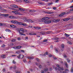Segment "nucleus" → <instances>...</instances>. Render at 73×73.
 Masks as SVG:
<instances>
[{
  "instance_id": "obj_37",
  "label": "nucleus",
  "mask_w": 73,
  "mask_h": 73,
  "mask_svg": "<svg viewBox=\"0 0 73 73\" xmlns=\"http://www.w3.org/2000/svg\"><path fill=\"white\" fill-rule=\"evenodd\" d=\"M68 44H70V45H72V43L71 42H68Z\"/></svg>"
},
{
  "instance_id": "obj_22",
  "label": "nucleus",
  "mask_w": 73,
  "mask_h": 73,
  "mask_svg": "<svg viewBox=\"0 0 73 73\" xmlns=\"http://www.w3.org/2000/svg\"><path fill=\"white\" fill-rule=\"evenodd\" d=\"M16 41V39H13L11 40V42H15V41Z\"/></svg>"
},
{
  "instance_id": "obj_19",
  "label": "nucleus",
  "mask_w": 73,
  "mask_h": 73,
  "mask_svg": "<svg viewBox=\"0 0 73 73\" xmlns=\"http://www.w3.org/2000/svg\"><path fill=\"white\" fill-rule=\"evenodd\" d=\"M23 23L22 22H18V21L17 24H18L19 25H22Z\"/></svg>"
},
{
  "instance_id": "obj_48",
  "label": "nucleus",
  "mask_w": 73,
  "mask_h": 73,
  "mask_svg": "<svg viewBox=\"0 0 73 73\" xmlns=\"http://www.w3.org/2000/svg\"><path fill=\"white\" fill-rule=\"evenodd\" d=\"M36 60L37 61H40V59L38 58H36Z\"/></svg>"
},
{
  "instance_id": "obj_63",
  "label": "nucleus",
  "mask_w": 73,
  "mask_h": 73,
  "mask_svg": "<svg viewBox=\"0 0 73 73\" xmlns=\"http://www.w3.org/2000/svg\"><path fill=\"white\" fill-rule=\"evenodd\" d=\"M8 32H11V30H9V31H8Z\"/></svg>"
},
{
  "instance_id": "obj_60",
  "label": "nucleus",
  "mask_w": 73,
  "mask_h": 73,
  "mask_svg": "<svg viewBox=\"0 0 73 73\" xmlns=\"http://www.w3.org/2000/svg\"><path fill=\"white\" fill-rule=\"evenodd\" d=\"M13 66H12L11 67H10V69H12V68H13Z\"/></svg>"
},
{
  "instance_id": "obj_1",
  "label": "nucleus",
  "mask_w": 73,
  "mask_h": 73,
  "mask_svg": "<svg viewBox=\"0 0 73 73\" xmlns=\"http://www.w3.org/2000/svg\"><path fill=\"white\" fill-rule=\"evenodd\" d=\"M49 19L50 18L48 17H44L42 18H40L38 21L40 23L43 22L45 24H49V23H51V21L49 20Z\"/></svg>"
},
{
  "instance_id": "obj_50",
  "label": "nucleus",
  "mask_w": 73,
  "mask_h": 73,
  "mask_svg": "<svg viewBox=\"0 0 73 73\" xmlns=\"http://www.w3.org/2000/svg\"><path fill=\"white\" fill-rule=\"evenodd\" d=\"M4 46H5V44H3L1 46V47H4Z\"/></svg>"
},
{
  "instance_id": "obj_51",
  "label": "nucleus",
  "mask_w": 73,
  "mask_h": 73,
  "mask_svg": "<svg viewBox=\"0 0 73 73\" xmlns=\"http://www.w3.org/2000/svg\"><path fill=\"white\" fill-rule=\"evenodd\" d=\"M71 72L73 73V68H72L71 70Z\"/></svg>"
},
{
  "instance_id": "obj_8",
  "label": "nucleus",
  "mask_w": 73,
  "mask_h": 73,
  "mask_svg": "<svg viewBox=\"0 0 73 73\" xmlns=\"http://www.w3.org/2000/svg\"><path fill=\"white\" fill-rule=\"evenodd\" d=\"M65 13H66V12H63V13H61L60 15H59V17H61V16H64V15H65Z\"/></svg>"
},
{
  "instance_id": "obj_49",
  "label": "nucleus",
  "mask_w": 73,
  "mask_h": 73,
  "mask_svg": "<svg viewBox=\"0 0 73 73\" xmlns=\"http://www.w3.org/2000/svg\"><path fill=\"white\" fill-rule=\"evenodd\" d=\"M59 1V0H56L55 1V3H58V1Z\"/></svg>"
},
{
  "instance_id": "obj_18",
  "label": "nucleus",
  "mask_w": 73,
  "mask_h": 73,
  "mask_svg": "<svg viewBox=\"0 0 73 73\" xmlns=\"http://www.w3.org/2000/svg\"><path fill=\"white\" fill-rule=\"evenodd\" d=\"M70 20V18H66L65 19H63V20L64 21H68V20Z\"/></svg>"
},
{
  "instance_id": "obj_62",
  "label": "nucleus",
  "mask_w": 73,
  "mask_h": 73,
  "mask_svg": "<svg viewBox=\"0 0 73 73\" xmlns=\"http://www.w3.org/2000/svg\"><path fill=\"white\" fill-rule=\"evenodd\" d=\"M13 48H14V49H16V48H17V46H15L13 47Z\"/></svg>"
},
{
  "instance_id": "obj_40",
  "label": "nucleus",
  "mask_w": 73,
  "mask_h": 73,
  "mask_svg": "<svg viewBox=\"0 0 73 73\" xmlns=\"http://www.w3.org/2000/svg\"><path fill=\"white\" fill-rule=\"evenodd\" d=\"M43 41V42H47L48 40L47 39H45Z\"/></svg>"
},
{
  "instance_id": "obj_9",
  "label": "nucleus",
  "mask_w": 73,
  "mask_h": 73,
  "mask_svg": "<svg viewBox=\"0 0 73 73\" xmlns=\"http://www.w3.org/2000/svg\"><path fill=\"white\" fill-rule=\"evenodd\" d=\"M26 22H28V21H29L30 23H33V21H32V20H29L27 19H26Z\"/></svg>"
},
{
  "instance_id": "obj_13",
  "label": "nucleus",
  "mask_w": 73,
  "mask_h": 73,
  "mask_svg": "<svg viewBox=\"0 0 73 73\" xmlns=\"http://www.w3.org/2000/svg\"><path fill=\"white\" fill-rule=\"evenodd\" d=\"M58 70H64V68H63V67L61 68L60 67H59L58 68Z\"/></svg>"
},
{
  "instance_id": "obj_47",
  "label": "nucleus",
  "mask_w": 73,
  "mask_h": 73,
  "mask_svg": "<svg viewBox=\"0 0 73 73\" xmlns=\"http://www.w3.org/2000/svg\"><path fill=\"white\" fill-rule=\"evenodd\" d=\"M42 1H44L48 2V1H49L48 0H42Z\"/></svg>"
},
{
  "instance_id": "obj_11",
  "label": "nucleus",
  "mask_w": 73,
  "mask_h": 73,
  "mask_svg": "<svg viewBox=\"0 0 73 73\" xmlns=\"http://www.w3.org/2000/svg\"><path fill=\"white\" fill-rule=\"evenodd\" d=\"M33 28H35L36 29H41V28H40L39 27H34Z\"/></svg>"
},
{
  "instance_id": "obj_10",
  "label": "nucleus",
  "mask_w": 73,
  "mask_h": 73,
  "mask_svg": "<svg viewBox=\"0 0 73 73\" xmlns=\"http://www.w3.org/2000/svg\"><path fill=\"white\" fill-rule=\"evenodd\" d=\"M27 58L30 60H32V59H33V56L30 57L29 56H27Z\"/></svg>"
},
{
  "instance_id": "obj_56",
  "label": "nucleus",
  "mask_w": 73,
  "mask_h": 73,
  "mask_svg": "<svg viewBox=\"0 0 73 73\" xmlns=\"http://www.w3.org/2000/svg\"><path fill=\"white\" fill-rule=\"evenodd\" d=\"M9 30V29H6L5 30V31H6V32H8V31Z\"/></svg>"
},
{
  "instance_id": "obj_53",
  "label": "nucleus",
  "mask_w": 73,
  "mask_h": 73,
  "mask_svg": "<svg viewBox=\"0 0 73 73\" xmlns=\"http://www.w3.org/2000/svg\"><path fill=\"white\" fill-rule=\"evenodd\" d=\"M41 73H44V71L43 70H42L41 71Z\"/></svg>"
},
{
  "instance_id": "obj_52",
  "label": "nucleus",
  "mask_w": 73,
  "mask_h": 73,
  "mask_svg": "<svg viewBox=\"0 0 73 73\" xmlns=\"http://www.w3.org/2000/svg\"><path fill=\"white\" fill-rule=\"evenodd\" d=\"M39 68H42V66L41 65H40L39 66Z\"/></svg>"
},
{
  "instance_id": "obj_42",
  "label": "nucleus",
  "mask_w": 73,
  "mask_h": 73,
  "mask_svg": "<svg viewBox=\"0 0 73 73\" xmlns=\"http://www.w3.org/2000/svg\"><path fill=\"white\" fill-rule=\"evenodd\" d=\"M54 39H55V40H58V39H59L58 38L56 37L54 38Z\"/></svg>"
},
{
  "instance_id": "obj_6",
  "label": "nucleus",
  "mask_w": 73,
  "mask_h": 73,
  "mask_svg": "<svg viewBox=\"0 0 73 73\" xmlns=\"http://www.w3.org/2000/svg\"><path fill=\"white\" fill-rule=\"evenodd\" d=\"M17 11H19V10H16V11H12V12L13 13H15V14H19V12H18Z\"/></svg>"
},
{
  "instance_id": "obj_55",
  "label": "nucleus",
  "mask_w": 73,
  "mask_h": 73,
  "mask_svg": "<svg viewBox=\"0 0 73 73\" xmlns=\"http://www.w3.org/2000/svg\"><path fill=\"white\" fill-rule=\"evenodd\" d=\"M23 61L24 62H26V60L25 59L23 60Z\"/></svg>"
},
{
  "instance_id": "obj_27",
  "label": "nucleus",
  "mask_w": 73,
  "mask_h": 73,
  "mask_svg": "<svg viewBox=\"0 0 73 73\" xmlns=\"http://www.w3.org/2000/svg\"><path fill=\"white\" fill-rule=\"evenodd\" d=\"M19 9L20 10V11H25V10L21 8H19Z\"/></svg>"
},
{
  "instance_id": "obj_54",
  "label": "nucleus",
  "mask_w": 73,
  "mask_h": 73,
  "mask_svg": "<svg viewBox=\"0 0 73 73\" xmlns=\"http://www.w3.org/2000/svg\"><path fill=\"white\" fill-rule=\"evenodd\" d=\"M14 69H16V66H15L14 67Z\"/></svg>"
},
{
  "instance_id": "obj_45",
  "label": "nucleus",
  "mask_w": 73,
  "mask_h": 73,
  "mask_svg": "<svg viewBox=\"0 0 73 73\" xmlns=\"http://www.w3.org/2000/svg\"><path fill=\"white\" fill-rule=\"evenodd\" d=\"M16 53H17V54H20V51H18L16 52Z\"/></svg>"
},
{
  "instance_id": "obj_2",
  "label": "nucleus",
  "mask_w": 73,
  "mask_h": 73,
  "mask_svg": "<svg viewBox=\"0 0 73 73\" xmlns=\"http://www.w3.org/2000/svg\"><path fill=\"white\" fill-rule=\"evenodd\" d=\"M19 32L20 36H22L23 35V33L25 32H27V30L24 29L23 28H20L19 29Z\"/></svg>"
},
{
  "instance_id": "obj_12",
  "label": "nucleus",
  "mask_w": 73,
  "mask_h": 73,
  "mask_svg": "<svg viewBox=\"0 0 73 73\" xmlns=\"http://www.w3.org/2000/svg\"><path fill=\"white\" fill-rule=\"evenodd\" d=\"M3 15L5 17H9V14H4Z\"/></svg>"
},
{
  "instance_id": "obj_36",
  "label": "nucleus",
  "mask_w": 73,
  "mask_h": 73,
  "mask_svg": "<svg viewBox=\"0 0 73 73\" xmlns=\"http://www.w3.org/2000/svg\"><path fill=\"white\" fill-rule=\"evenodd\" d=\"M6 55H5V54H2L1 55V57H5V56H6Z\"/></svg>"
},
{
  "instance_id": "obj_3",
  "label": "nucleus",
  "mask_w": 73,
  "mask_h": 73,
  "mask_svg": "<svg viewBox=\"0 0 73 73\" xmlns=\"http://www.w3.org/2000/svg\"><path fill=\"white\" fill-rule=\"evenodd\" d=\"M60 21V19H54L52 21V22L53 23H58Z\"/></svg>"
},
{
  "instance_id": "obj_31",
  "label": "nucleus",
  "mask_w": 73,
  "mask_h": 73,
  "mask_svg": "<svg viewBox=\"0 0 73 73\" xmlns=\"http://www.w3.org/2000/svg\"><path fill=\"white\" fill-rule=\"evenodd\" d=\"M65 64L66 68H68V65L67 64V62H66Z\"/></svg>"
},
{
  "instance_id": "obj_25",
  "label": "nucleus",
  "mask_w": 73,
  "mask_h": 73,
  "mask_svg": "<svg viewBox=\"0 0 73 73\" xmlns=\"http://www.w3.org/2000/svg\"><path fill=\"white\" fill-rule=\"evenodd\" d=\"M22 25L24 26V27H27V25L25 23H23L22 24Z\"/></svg>"
},
{
  "instance_id": "obj_29",
  "label": "nucleus",
  "mask_w": 73,
  "mask_h": 73,
  "mask_svg": "<svg viewBox=\"0 0 73 73\" xmlns=\"http://www.w3.org/2000/svg\"><path fill=\"white\" fill-rule=\"evenodd\" d=\"M20 57H21V54H19V56H17V57L19 59H20Z\"/></svg>"
},
{
  "instance_id": "obj_41",
  "label": "nucleus",
  "mask_w": 73,
  "mask_h": 73,
  "mask_svg": "<svg viewBox=\"0 0 73 73\" xmlns=\"http://www.w3.org/2000/svg\"><path fill=\"white\" fill-rule=\"evenodd\" d=\"M28 36H26L25 37V40H28Z\"/></svg>"
},
{
  "instance_id": "obj_35",
  "label": "nucleus",
  "mask_w": 73,
  "mask_h": 73,
  "mask_svg": "<svg viewBox=\"0 0 73 73\" xmlns=\"http://www.w3.org/2000/svg\"><path fill=\"white\" fill-rule=\"evenodd\" d=\"M65 35L67 37H69V36L70 35H68L67 34L65 33Z\"/></svg>"
},
{
  "instance_id": "obj_23",
  "label": "nucleus",
  "mask_w": 73,
  "mask_h": 73,
  "mask_svg": "<svg viewBox=\"0 0 73 73\" xmlns=\"http://www.w3.org/2000/svg\"><path fill=\"white\" fill-rule=\"evenodd\" d=\"M61 48H62V49H64V44H62L61 45Z\"/></svg>"
},
{
  "instance_id": "obj_15",
  "label": "nucleus",
  "mask_w": 73,
  "mask_h": 73,
  "mask_svg": "<svg viewBox=\"0 0 73 73\" xmlns=\"http://www.w3.org/2000/svg\"><path fill=\"white\" fill-rule=\"evenodd\" d=\"M29 35H36V33H30Z\"/></svg>"
},
{
  "instance_id": "obj_21",
  "label": "nucleus",
  "mask_w": 73,
  "mask_h": 73,
  "mask_svg": "<svg viewBox=\"0 0 73 73\" xmlns=\"http://www.w3.org/2000/svg\"><path fill=\"white\" fill-rule=\"evenodd\" d=\"M53 4V3L51 2V3H48V6H49L50 5H52Z\"/></svg>"
},
{
  "instance_id": "obj_30",
  "label": "nucleus",
  "mask_w": 73,
  "mask_h": 73,
  "mask_svg": "<svg viewBox=\"0 0 73 73\" xmlns=\"http://www.w3.org/2000/svg\"><path fill=\"white\" fill-rule=\"evenodd\" d=\"M21 48V46H17V49H20V48Z\"/></svg>"
},
{
  "instance_id": "obj_26",
  "label": "nucleus",
  "mask_w": 73,
  "mask_h": 73,
  "mask_svg": "<svg viewBox=\"0 0 73 73\" xmlns=\"http://www.w3.org/2000/svg\"><path fill=\"white\" fill-rule=\"evenodd\" d=\"M9 18L10 19H14V17L12 16H11L9 17Z\"/></svg>"
},
{
  "instance_id": "obj_24",
  "label": "nucleus",
  "mask_w": 73,
  "mask_h": 73,
  "mask_svg": "<svg viewBox=\"0 0 73 73\" xmlns=\"http://www.w3.org/2000/svg\"><path fill=\"white\" fill-rule=\"evenodd\" d=\"M44 72H47L48 70V68H45L44 70Z\"/></svg>"
},
{
  "instance_id": "obj_44",
  "label": "nucleus",
  "mask_w": 73,
  "mask_h": 73,
  "mask_svg": "<svg viewBox=\"0 0 73 73\" xmlns=\"http://www.w3.org/2000/svg\"><path fill=\"white\" fill-rule=\"evenodd\" d=\"M52 8L53 9H54V10H55L56 9H57V8L56 7H53Z\"/></svg>"
},
{
  "instance_id": "obj_20",
  "label": "nucleus",
  "mask_w": 73,
  "mask_h": 73,
  "mask_svg": "<svg viewBox=\"0 0 73 73\" xmlns=\"http://www.w3.org/2000/svg\"><path fill=\"white\" fill-rule=\"evenodd\" d=\"M55 52L56 53H58V49L56 48H55Z\"/></svg>"
},
{
  "instance_id": "obj_28",
  "label": "nucleus",
  "mask_w": 73,
  "mask_h": 73,
  "mask_svg": "<svg viewBox=\"0 0 73 73\" xmlns=\"http://www.w3.org/2000/svg\"><path fill=\"white\" fill-rule=\"evenodd\" d=\"M24 1H25V3H29V1L28 0H23Z\"/></svg>"
},
{
  "instance_id": "obj_64",
  "label": "nucleus",
  "mask_w": 73,
  "mask_h": 73,
  "mask_svg": "<svg viewBox=\"0 0 73 73\" xmlns=\"http://www.w3.org/2000/svg\"><path fill=\"white\" fill-rule=\"evenodd\" d=\"M55 70H57V67H55Z\"/></svg>"
},
{
  "instance_id": "obj_61",
  "label": "nucleus",
  "mask_w": 73,
  "mask_h": 73,
  "mask_svg": "<svg viewBox=\"0 0 73 73\" xmlns=\"http://www.w3.org/2000/svg\"><path fill=\"white\" fill-rule=\"evenodd\" d=\"M3 10L4 11H5V12H6V11H7V10H5V9H3Z\"/></svg>"
},
{
  "instance_id": "obj_14",
  "label": "nucleus",
  "mask_w": 73,
  "mask_h": 73,
  "mask_svg": "<svg viewBox=\"0 0 73 73\" xmlns=\"http://www.w3.org/2000/svg\"><path fill=\"white\" fill-rule=\"evenodd\" d=\"M14 45V44L13 42H11L9 44V46H13Z\"/></svg>"
},
{
  "instance_id": "obj_32",
  "label": "nucleus",
  "mask_w": 73,
  "mask_h": 73,
  "mask_svg": "<svg viewBox=\"0 0 73 73\" xmlns=\"http://www.w3.org/2000/svg\"><path fill=\"white\" fill-rule=\"evenodd\" d=\"M12 62L13 64H16V62L15 61V60H13Z\"/></svg>"
},
{
  "instance_id": "obj_5",
  "label": "nucleus",
  "mask_w": 73,
  "mask_h": 73,
  "mask_svg": "<svg viewBox=\"0 0 73 73\" xmlns=\"http://www.w3.org/2000/svg\"><path fill=\"white\" fill-rule=\"evenodd\" d=\"M73 11V8L72 9H71L70 10V11L68 12L66 11V14H70V13H71V11Z\"/></svg>"
},
{
  "instance_id": "obj_7",
  "label": "nucleus",
  "mask_w": 73,
  "mask_h": 73,
  "mask_svg": "<svg viewBox=\"0 0 73 73\" xmlns=\"http://www.w3.org/2000/svg\"><path fill=\"white\" fill-rule=\"evenodd\" d=\"M10 7H13V8H18V7H17V6L13 4L10 5Z\"/></svg>"
},
{
  "instance_id": "obj_46",
  "label": "nucleus",
  "mask_w": 73,
  "mask_h": 73,
  "mask_svg": "<svg viewBox=\"0 0 73 73\" xmlns=\"http://www.w3.org/2000/svg\"><path fill=\"white\" fill-rule=\"evenodd\" d=\"M17 40L19 41H20L21 40V38H18Z\"/></svg>"
},
{
  "instance_id": "obj_43",
  "label": "nucleus",
  "mask_w": 73,
  "mask_h": 73,
  "mask_svg": "<svg viewBox=\"0 0 73 73\" xmlns=\"http://www.w3.org/2000/svg\"><path fill=\"white\" fill-rule=\"evenodd\" d=\"M50 48H51V49H53V45H51V46H50Z\"/></svg>"
},
{
  "instance_id": "obj_39",
  "label": "nucleus",
  "mask_w": 73,
  "mask_h": 73,
  "mask_svg": "<svg viewBox=\"0 0 73 73\" xmlns=\"http://www.w3.org/2000/svg\"><path fill=\"white\" fill-rule=\"evenodd\" d=\"M18 18L19 17H14V19H18Z\"/></svg>"
},
{
  "instance_id": "obj_58",
  "label": "nucleus",
  "mask_w": 73,
  "mask_h": 73,
  "mask_svg": "<svg viewBox=\"0 0 73 73\" xmlns=\"http://www.w3.org/2000/svg\"><path fill=\"white\" fill-rule=\"evenodd\" d=\"M48 56L49 57H52V55H51V54H50V55Z\"/></svg>"
},
{
  "instance_id": "obj_57",
  "label": "nucleus",
  "mask_w": 73,
  "mask_h": 73,
  "mask_svg": "<svg viewBox=\"0 0 73 73\" xmlns=\"http://www.w3.org/2000/svg\"><path fill=\"white\" fill-rule=\"evenodd\" d=\"M47 65H50L49 64V62H47Z\"/></svg>"
},
{
  "instance_id": "obj_17",
  "label": "nucleus",
  "mask_w": 73,
  "mask_h": 73,
  "mask_svg": "<svg viewBox=\"0 0 73 73\" xmlns=\"http://www.w3.org/2000/svg\"><path fill=\"white\" fill-rule=\"evenodd\" d=\"M46 13H47L48 14H52L53 13V12H45Z\"/></svg>"
},
{
  "instance_id": "obj_4",
  "label": "nucleus",
  "mask_w": 73,
  "mask_h": 73,
  "mask_svg": "<svg viewBox=\"0 0 73 73\" xmlns=\"http://www.w3.org/2000/svg\"><path fill=\"white\" fill-rule=\"evenodd\" d=\"M17 21H14L12 20L11 21V23H13V24H17Z\"/></svg>"
},
{
  "instance_id": "obj_59",
  "label": "nucleus",
  "mask_w": 73,
  "mask_h": 73,
  "mask_svg": "<svg viewBox=\"0 0 73 73\" xmlns=\"http://www.w3.org/2000/svg\"><path fill=\"white\" fill-rule=\"evenodd\" d=\"M38 3L39 4H42V3L40 2H38Z\"/></svg>"
},
{
  "instance_id": "obj_33",
  "label": "nucleus",
  "mask_w": 73,
  "mask_h": 73,
  "mask_svg": "<svg viewBox=\"0 0 73 73\" xmlns=\"http://www.w3.org/2000/svg\"><path fill=\"white\" fill-rule=\"evenodd\" d=\"M67 61L68 62V63H69V62H70V60H69V59L68 58V59H67Z\"/></svg>"
},
{
  "instance_id": "obj_38",
  "label": "nucleus",
  "mask_w": 73,
  "mask_h": 73,
  "mask_svg": "<svg viewBox=\"0 0 73 73\" xmlns=\"http://www.w3.org/2000/svg\"><path fill=\"white\" fill-rule=\"evenodd\" d=\"M52 32L51 31H48L46 32V34H49V33H50Z\"/></svg>"
},
{
  "instance_id": "obj_16",
  "label": "nucleus",
  "mask_w": 73,
  "mask_h": 73,
  "mask_svg": "<svg viewBox=\"0 0 73 73\" xmlns=\"http://www.w3.org/2000/svg\"><path fill=\"white\" fill-rule=\"evenodd\" d=\"M29 12H32V13H33V12H36V10H30L29 11Z\"/></svg>"
},
{
  "instance_id": "obj_34",
  "label": "nucleus",
  "mask_w": 73,
  "mask_h": 73,
  "mask_svg": "<svg viewBox=\"0 0 73 73\" xmlns=\"http://www.w3.org/2000/svg\"><path fill=\"white\" fill-rule=\"evenodd\" d=\"M10 27L11 28H15V26L13 25H10Z\"/></svg>"
}]
</instances>
